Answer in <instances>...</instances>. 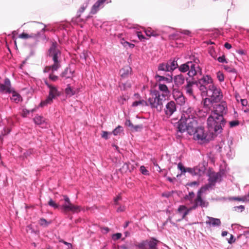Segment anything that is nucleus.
I'll return each instance as SVG.
<instances>
[{"mask_svg":"<svg viewBox=\"0 0 249 249\" xmlns=\"http://www.w3.org/2000/svg\"><path fill=\"white\" fill-rule=\"evenodd\" d=\"M207 127L209 131L212 134L220 133L226 124L224 118H221L211 113L207 120Z\"/></svg>","mask_w":249,"mask_h":249,"instance_id":"1","label":"nucleus"},{"mask_svg":"<svg viewBox=\"0 0 249 249\" xmlns=\"http://www.w3.org/2000/svg\"><path fill=\"white\" fill-rule=\"evenodd\" d=\"M150 96L147 101L149 106L157 111L160 112L162 110L163 104L166 100L165 95L155 90L150 93Z\"/></svg>","mask_w":249,"mask_h":249,"instance_id":"2","label":"nucleus"},{"mask_svg":"<svg viewBox=\"0 0 249 249\" xmlns=\"http://www.w3.org/2000/svg\"><path fill=\"white\" fill-rule=\"evenodd\" d=\"M195 83L202 96L208 94L210 87L214 84L213 79L208 75H203L197 80H195Z\"/></svg>","mask_w":249,"mask_h":249,"instance_id":"3","label":"nucleus"},{"mask_svg":"<svg viewBox=\"0 0 249 249\" xmlns=\"http://www.w3.org/2000/svg\"><path fill=\"white\" fill-rule=\"evenodd\" d=\"M49 56L52 58L53 61V69H58L60 67V61L58 60L61 56V52L58 48V44L56 41L53 42L48 51Z\"/></svg>","mask_w":249,"mask_h":249,"instance_id":"4","label":"nucleus"},{"mask_svg":"<svg viewBox=\"0 0 249 249\" xmlns=\"http://www.w3.org/2000/svg\"><path fill=\"white\" fill-rule=\"evenodd\" d=\"M207 190V187H202L197 192L196 197L193 201V206L190 208V210H195L198 207L201 208L207 207L209 205V202L204 200L202 197V194Z\"/></svg>","mask_w":249,"mask_h":249,"instance_id":"5","label":"nucleus"},{"mask_svg":"<svg viewBox=\"0 0 249 249\" xmlns=\"http://www.w3.org/2000/svg\"><path fill=\"white\" fill-rule=\"evenodd\" d=\"M160 241L154 238L149 240H143L135 244L136 249H158V243Z\"/></svg>","mask_w":249,"mask_h":249,"instance_id":"6","label":"nucleus"},{"mask_svg":"<svg viewBox=\"0 0 249 249\" xmlns=\"http://www.w3.org/2000/svg\"><path fill=\"white\" fill-rule=\"evenodd\" d=\"M228 112V107L226 102L221 101L218 104L213 105L211 113L221 118H224V115Z\"/></svg>","mask_w":249,"mask_h":249,"instance_id":"7","label":"nucleus"},{"mask_svg":"<svg viewBox=\"0 0 249 249\" xmlns=\"http://www.w3.org/2000/svg\"><path fill=\"white\" fill-rule=\"evenodd\" d=\"M206 96H209L212 99V101L216 103L220 102L223 97L221 89L214 84L210 87Z\"/></svg>","mask_w":249,"mask_h":249,"instance_id":"8","label":"nucleus"},{"mask_svg":"<svg viewBox=\"0 0 249 249\" xmlns=\"http://www.w3.org/2000/svg\"><path fill=\"white\" fill-rule=\"evenodd\" d=\"M63 197L65 203L61 206V209L64 212H72L73 213H77L80 211V207L72 204L67 196H63Z\"/></svg>","mask_w":249,"mask_h":249,"instance_id":"9","label":"nucleus"},{"mask_svg":"<svg viewBox=\"0 0 249 249\" xmlns=\"http://www.w3.org/2000/svg\"><path fill=\"white\" fill-rule=\"evenodd\" d=\"M199 60L198 59H195L194 62L190 61L189 69L188 73L190 77H194L195 75H202V69L198 65Z\"/></svg>","mask_w":249,"mask_h":249,"instance_id":"10","label":"nucleus"},{"mask_svg":"<svg viewBox=\"0 0 249 249\" xmlns=\"http://www.w3.org/2000/svg\"><path fill=\"white\" fill-rule=\"evenodd\" d=\"M50 87L49 95L44 101L40 103V106L41 107L51 104L53 102V100L59 95V92L55 87L53 86Z\"/></svg>","mask_w":249,"mask_h":249,"instance_id":"11","label":"nucleus"},{"mask_svg":"<svg viewBox=\"0 0 249 249\" xmlns=\"http://www.w3.org/2000/svg\"><path fill=\"white\" fill-rule=\"evenodd\" d=\"M132 73V69L129 66H124V68L121 69L120 71V74L121 77V81H122L123 79H125L129 77ZM122 84L124 86V89H126L128 88H130L131 84L130 83H123V82H121Z\"/></svg>","mask_w":249,"mask_h":249,"instance_id":"12","label":"nucleus"},{"mask_svg":"<svg viewBox=\"0 0 249 249\" xmlns=\"http://www.w3.org/2000/svg\"><path fill=\"white\" fill-rule=\"evenodd\" d=\"M177 111V105L173 101L168 102L165 105L164 108V112L165 116L169 118Z\"/></svg>","mask_w":249,"mask_h":249,"instance_id":"13","label":"nucleus"},{"mask_svg":"<svg viewBox=\"0 0 249 249\" xmlns=\"http://www.w3.org/2000/svg\"><path fill=\"white\" fill-rule=\"evenodd\" d=\"M209 183L204 187H207V190L214 186L215 183L220 178L221 175L219 173L211 172L209 175Z\"/></svg>","mask_w":249,"mask_h":249,"instance_id":"14","label":"nucleus"},{"mask_svg":"<svg viewBox=\"0 0 249 249\" xmlns=\"http://www.w3.org/2000/svg\"><path fill=\"white\" fill-rule=\"evenodd\" d=\"M186 123L187 125V132L190 135H193L195 133V131L197 129V122L195 118L189 119L186 120Z\"/></svg>","mask_w":249,"mask_h":249,"instance_id":"15","label":"nucleus"},{"mask_svg":"<svg viewBox=\"0 0 249 249\" xmlns=\"http://www.w3.org/2000/svg\"><path fill=\"white\" fill-rule=\"evenodd\" d=\"M195 140L203 141L206 139L207 134L205 132L204 128L203 127H198L193 133Z\"/></svg>","mask_w":249,"mask_h":249,"instance_id":"16","label":"nucleus"},{"mask_svg":"<svg viewBox=\"0 0 249 249\" xmlns=\"http://www.w3.org/2000/svg\"><path fill=\"white\" fill-rule=\"evenodd\" d=\"M107 0H98L92 6L90 11V14H96L98 11L104 6V3Z\"/></svg>","mask_w":249,"mask_h":249,"instance_id":"17","label":"nucleus"},{"mask_svg":"<svg viewBox=\"0 0 249 249\" xmlns=\"http://www.w3.org/2000/svg\"><path fill=\"white\" fill-rule=\"evenodd\" d=\"M172 93L173 97L176 101L179 102L180 105L185 103V99L182 92H180L178 89H173Z\"/></svg>","mask_w":249,"mask_h":249,"instance_id":"18","label":"nucleus"},{"mask_svg":"<svg viewBox=\"0 0 249 249\" xmlns=\"http://www.w3.org/2000/svg\"><path fill=\"white\" fill-rule=\"evenodd\" d=\"M195 116V111L193 108L189 107L186 110H184L181 118H183L186 121L189 119H194Z\"/></svg>","mask_w":249,"mask_h":249,"instance_id":"19","label":"nucleus"},{"mask_svg":"<svg viewBox=\"0 0 249 249\" xmlns=\"http://www.w3.org/2000/svg\"><path fill=\"white\" fill-rule=\"evenodd\" d=\"M186 207L184 205H181L179 207L178 209V214H179L180 218L177 219V221H180L183 219L185 216L188 214L189 210H186Z\"/></svg>","mask_w":249,"mask_h":249,"instance_id":"20","label":"nucleus"},{"mask_svg":"<svg viewBox=\"0 0 249 249\" xmlns=\"http://www.w3.org/2000/svg\"><path fill=\"white\" fill-rule=\"evenodd\" d=\"M0 89L1 91H5L8 93L12 92V89H11V83L9 79L6 78L4 80V83L0 85Z\"/></svg>","mask_w":249,"mask_h":249,"instance_id":"21","label":"nucleus"},{"mask_svg":"<svg viewBox=\"0 0 249 249\" xmlns=\"http://www.w3.org/2000/svg\"><path fill=\"white\" fill-rule=\"evenodd\" d=\"M208 220H206V224L213 227L219 226L221 224V221L218 218H213V217L207 216Z\"/></svg>","mask_w":249,"mask_h":249,"instance_id":"22","label":"nucleus"},{"mask_svg":"<svg viewBox=\"0 0 249 249\" xmlns=\"http://www.w3.org/2000/svg\"><path fill=\"white\" fill-rule=\"evenodd\" d=\"M178 131L180 133H183L185 131H187V125L186 123V121L183 118H181L178 121L177 126Z\"/></svg>","mask_w":249,"mask_h":249,"instance_id":"23","label":"nucleus"},{"mask_svg":"<svg viewBox=\"0 0 249 249\" xmlns=\"http://www.w3.org/2000/svg\"><path fill=\"white\" fill-rule=\"evenodd\" d=\"M185 81V77L182 74H178L175 76L174 78V82L175 84L179 87L184 84Z\"/></svg>","mask_w":249,"mask_h":249,"instance_id":"24","label":"nucleus"},{"mask_svg":"<svg viewBox=\"0 0 249 249\" xmlns=\"http://www.w3.org/2000/svg\"><path fill=\"white\" fill-rule=\"evenodd\" d=\"M194 84L196 85L195 80H194L193 81H188L187 80V84L185 86V89L186 90L187 94H188L189 95H193V89L192 87Z\"/></svg>","mask_w":249,"mask_h":249,"instance_id":"25","label":"nucleus"},{"mask_svg":"<svg viewBox=\"0 0 249 249\" xmlns=\"http://www.w3.org/2000/svg\"><path fill=\"white\" fill-rule=\"evenodd\" d=\"M158 88L160 91L163 92L162 94L165 95V97L170 93L167 86L165 84H161L160 83L158 84Z\"/></svg>","mask_w":249,"mask_h":249,"instance_id":"26","label":"nucleus"},{"mask_svg":"<svg viewBox=\"0 0 249 249\" xmlns=\"http://www.w3.org/2000/svg\"><path fill=\"white\" fill-rule=\"evenodd\" d=\"M214 103H217L216 102L212 101V99L210 97L206 98L202 101L203 107L205 108H210L211 105H212Z\"/></svg>","mask_w":249,"mask_h":249,"instance_id":"27","label":"nucleus"},{"mask_svg":"<svg viewBox=\"0 0 249 249\" xmlns=\"http://www.w3.org/2000/svg\"><path fill=\"white\" fill-rule=\"evenodd\" d=\"M72 72L68 68L65 69L61 74V76L66 79L71 78L72 77Z\"/></svg>","mask_w":249,"mask_h":249,"instance_id":"28","label":"nucleus"},{"mask_svg":"<svg viewBox=\"0 0 249 249\" xmlns=\"http://www.w3.org/2000/svg\"><path fill=\"white\" fill-rule=\"evenodd\" d=\"M138 106H141L142 107L149 106V104L147 101H146L144 100H140L139 101H136L134 102L132 105V106L133 107H136Z\"/></svg>","mask_w":249,"mask_h":249,"instance_id":"29","label":"nucleus"},{"mask_svg":"<svg viewBox=\"0 0 249 249\" xmlns=\"http://www.w3.org/2000/svg\"><path fill=\"white\" fill-rule=\"evenodd\" d=\"M155 78L158 79V81L159 82H160L162 81H165L166 83H170L172 82V78L171 77L170 78L164 77L163 76H160L158 74H156Z\"/></svg>","mask_w":249,"mask_h":249,"instance_id":"30","label":"nucleus"},{"mask_svg":"<svg viewBox=\"0 0 249 249\" xmlns=\"http://www.w3.org/2000/svg\"><path fill=\"white\" fill-rule=\"evenodd\" d=\"M38 36V34H31L29 35L25 33H22L19 35V37L22 39H28L30 38H36Z\"/></svg>","mask_w":249,"mask_h":249,"instance_id":"31","label":"nucleus"},{"mask_svg":"<svg viewBox=\"0 0 249 249\" xmlns=\"http://www.w3.org/2000/svg\"><path fill=\"white\" fill-rule=\"evenodd\" d=\"M190 61L187 62L186 63L181 65L179 67V70L182 72H185L189 71V65Z\"/></svg>","mask_w":249,"mask_h":249,"instance_id":"32","label":"nucleus"},{"mask_svg":"<svg viewBox=\"0 0 249 249\" xmlns=\"http://www.w3.org/2000/svg\"><path fill=\"white\" fill-rule=\"evenodd\" d=\"M88 6V2H86L80 7V8L79 9V10L78 11V13H79V15L76 17L77 19H79V20H82V19H80L79 18L81 16V14L84 12L85 9L87 8Z\"/></svg>","mask_w":249,"mask_h":249,"instance_id":"33","label":"nucleus"},{"mask_svg":"<svg viewBox=\"0 0 249 249\" xmlns=\"http://www.w3.org/2000/svg\"><path fill=\"white\" fill-rule=\"evenodd\" d=\"M231 199L233 200L243 202L249 200V193L248 195L244 196L242 197H233L231 198Z\"/></svg>","mask_w":249,"mask_h":249,"instance_id":"34","label":"nucleus"},{"mask_svg":"<svg viewBox=\"0 0 249 249\" xmlns=\"http://www.w3.org/2000/svg\"><path fill=\"white\" fill-rule=\"evenodd\" d=\"M34 121L36 124L38 125L41 124L45 122V119L40 116H36L34 119Z\"/></svg>","mask_w":249,"mask_h":249,"instance_id":"35","label":"nucleus"},{"mask_svg":"<svg viewBox=\"0 0 249 249\" xmlns=\"http://www.w3.org/2000/svg\"><path fill=\"white\" fill-rule=\"evenodd\" d=\"M65 93L67 96L71 97L75 94V91L69 85H68L67 88L65 89Z\"/></svg>","mask_w":249,"mask_h":249,"instance_id":"36","label":"nucleus"},{"mask_svg":"<svg viewBox=\"0 0 249 249\" xmlns=\"http://www.w3.org/2000/svg\"><path fill=\"white\" fill-rule=\"evenodd\" d=\"M51 223V221H47L45 218H41L39 221L40 226L44 227H47Z\"/></svg>","mask_w":249,"mask_h":249,"instance_id":"37","label":"nucleus"},{"mask_svg":"<svg viewBox=\"0 0 249 249\" xmlns=\"http://www.w3.org/2000/svg\"><path fill=\"white\" fill-rule=\"evenodd\" d=\"M13 95L12 97L11 98V99L15 101L16 102H18L20 100L21 97L20 95L17 92H16L15 91H13Z\"/></svg>","mask_w":249,"mask_h":249,"instance_id":"38","label":"nucleus"},{"mask_svg":"<svg viewBox=\"0 0 249 249\" xmlns=\"http://www.w3.org/2000/svg\"><path fill=\"white\" fill-rule=\"evenodd\" d=\"M169 61V64H170V67H171L170 70H171V71H173L178 67L177 61L175 60H170Z\"/></svg>","mask_w":249,"mask_h":249,"instance_id":"39","label":"nucleus"},{"mask_svg":"<svg viewBox=\"0 0 249 249\" xmlns=\"http://www.w3.org/2000/svg\"><path fill=\"white\" fill-rule=\"evenodd\" d=\"M123 131V127L119 125L112 131V133L114 135L116 136L119 135L121 133V132H122Z\"/></svg>","mask_w":249,"mask_h":249,"instance_id":"40","label":"nucleus"},{"mask_svg":"<svg viewBox=\"0 0 249 249\" xmlns=\"http://www.w3.org/2000/svg\"><path fill=\"white\" fill-rule=\"evenodd\" d=\"M195 196V193L193 192H190L189 193V194L188 195H186L185 196V199H187L189 200L192 203H193V198Z\"/></svg>","mask_w":249,"mask_h":249,"instance_id":"41","label":"nucleus"},{"mask_svg":"<svg viewBox=\"0 0 249 249\" xmlns=\"http://www.w3.org/2000/svg\"><path fill=\"white\" fill-rule=\"evenodd\" d=\"M48 204L50 206L53 207L54 209L59 208V205L56 203L52 198L49 199Z\"/></svg>","mask_w":249,"mask_h":249,"instance_id":"42","label":"nucleus"},{"mask_svg":"<svg viewBox=\"0 0 249 249\" xmlns=\"http://www.w3.org/2000/svg\"><path fill=\"white\" fill-rule=\"evenodd\" d=\"M158 70L163 71H168L167 66L165 65L164 63H160L158 66Z\"/></svg>","mask_w":249,"mask_h":249,"instance_id":"43","label":"nucleus"},{"mask_svg":"<svg viewBox=\"0 0 249 249\" xmlns=\"http://www.w3.org/2000/svg\"><path fill=\"white\" fill-rule=\"evenodd\" d=\"M194 171L195 172L194 175L196 176H200L203 173V171L200 169V168L197 166L195 167Z\"/></svg>","mask_w":249,"mask_h":249,"instance_id":"44","label":"nucleus"},{"mask_svg":"<svg viewBox=\"0 0 249 249\" xmlns=\"http://www.w3.org/2000/svg\"><path fill=\"white\" fill-rule=\"evenodd\" d=\"M129 169V165L127 163H124L122 168L120 169V171L121 173L126 172Z\"/></svg>","mask_w":249,"mask_h":249,"instance_id":"45","label":"nucleus"},{"mask_svg":"<svg viewBox=\"0 0 249 249\" xmlns=\"http://www.w3.org/2000/svg\"><path fill=\"white\" fill-rule=\"evenodd\" d=\"M49 78L50 80L53 82L56 81L58 80V77L53 74V72H52L49 76Z\"/></svg>","mask_w":249,"mask_h":249,"instance_id":"46","label":"nucleus"},{"mask_svg":"<svg viewBox=\"0 0 249 249\" xmlns=\"http://www.w3.org/2000/svg\"><path fill=\"white\" fill-rule=\"evenodd\" d=\"M53 65H52L51 66H49L46 67L44 70V72H48L50 70H52V72H53L54 71H57L58 70V69H56V70L53 69Z\"/></svg>","mask_w":249,"mask_h":249,"instance_id":"47","label":"nucleus"},{"mask_svg":"<svg viewBox=\"0 0 249 249\" xmlns=\"http://www.w3.org/2000/svg\"><path fill=\"white\" fill-rule=\"evenodd\" d=\"M217 77L219 81L222 82L224 80V76L223 73L220 71H218L217 73Z\"/></svg>","mask_w":249,"mask_h":249,"instance_id":"48","label":"nucleus"},{"mask_svg":"<svg viewBox=\"0 0 249 249\" xmlns=\"http://www.w3.org/2000/svg\"><path fill=\"white\" fill-rule=\"evenodd\" d=\"M141 172L144 175H147L149 174L148 171L145 168L144 166H141L140 167Z\"/></svg>","mask_w":249,"mask_h":249,"instance_id":"49","label":"nucleus"},{"mask_svg":"<svg viewBox=\"0 0 249 249\" xmlns=\"http://www.w3.org/2000/svg\"><path fill=\"white\" fill-rule=\"evenodd\" d=\"M178 168L181 171L182 173H186L187 171H186V168H185L182 164L181 162H179L178 164Z\"/></svg>","mask_w":249,"mask_h":249,"instance_id":"50","label":"nucleus"},{"mask_svg":"<svg viewBox=\"0 0 249 249\" xmlns=\"http://www.w3.org/2000/svg\"><path fill=\"white\" fill-rule=\"evenodd\" d=\"M122 234L121 233H117L112 235V238L114 240H117L121 238Z\"/></svg>","mask_w":249,"mask_h":249,"instance_id":"51","label":"nucleus"},{"mask_svg":"<svg viewBox=\"0 0 249 249\" xmlns=\"http://www.w3.org/2000/svg\"><path fill=\"white\" fill-rule=\"evenodd\" d=\"M217 60L220 63H227L224 55L217 58Z\"/></svg>","mask_w":249,"mask_h":249,"instance_id":"52","label":"nucleus"},{"mask_svg":"<svg viewBox=\"0 0 249 249\" xmlns=\"http://www.w3.org/2000/svg\"><path fill=\"white\" fill-rule=\"evenodd\" d=\"M229 124L230 127H232L239 125V122L238 121H231Z\"/></svg>","mask_w":249,"mask_h":249,"instance_id":"53","label":"nucleus"},{"mask_svg":"<svg viewBox=\"0 0 249 249\" xmlns=\"http://www.w3.org/2000/svg\"><path fill=\"white\" fill-rule=\"evenodd\" d=\"M179 32L181 34L187 35V36H191V32L190 31L188 30H181L180 29L179 30Z\"/></svg>","mask_w":249,"mask_h":249,"instance_id":"54","label":"nucleus"},{"mask_svg":"<svg viewBox=\"0 0 249 249\" xmlns=\"http://www.w3.org/2000/svg\"><path fill=\"white\" fill-rule=\"evenodd\" d=\"M234 209L236 211H239L240 210V212H242L245 210V207L243 205H240L239 206L234 207Z\"/></svg>","mask_w":249,"mask_h":249,"instance_id":"55","label":"nucleus"},{"mask_svg":"<svg viewBox=\"0 0 249 249\" xmlns=\"http://www.w3.org/2000/svg\"><path fill=\"white\" fill-rule=\"evenodd\" d=\"M30 113V111L26 108H24L22 109L21 115L23 117H25L27 115Z\"/></svg>","mask_w":249,"mask_h":249,"instance_id":"56","label":"nucleus"},{"mask_svg":"<svg viewBox=\"0 0 249 249\" xmlns=\"http://www.w3.org/2000/svg\"><path fill=\"white\" fill-rule=\"evenodd\" d=\"M194 170V168H186V171H187V172L190 173L192 175L195 176L194 175L195 172Z\"/></svg>","mask_w":249,"mask_h":249,"instance_id":"57","label":"nucleus"},{"mask_svg":"<svg viewBox=\"0 0 249 249\" xmlns=\"http://www.w3.org/2000/svg\"><path fill=\"white\" fill-rule=\"evenodd\" d=\"M137 36L139 39L141 40V41L145 39V37L143 35H142L141 32H139L137 33Z\"/></svg>","mask_w":249,"mask_h":249,"instance_id":"58","label":"nucleus"},{"mask_svg":"<svg viewBox=\"0 0 249 249\" xmlns=\"http://www.w3.org/2000/svg\"><path fill=\"white\" fill-rule=\"evenodd\" d=\"M224 69L226 70H227L228 71H229V72H235V70L234 69L231 68L227 66H224Z\"/></svg>","mask_w":249,"mask_h":249,"instance_id":"59","label":"nucleus"},{"mask_svg":"<svg viewBox=\"0 0 249 249\" xmlns=\"http://www.w3.org/2000/svg\"><path fill=\"white\" fill-rule=\"evenodd\" d=\"M145 33L147 36L150 37L153 35V32H152L150 30L147 29L145 31Z\"/></svg>","mask_w":249,"mask_h":249,"instance_id":"60","label":"nucleus"},{"mask_svg":"<svg viewBox=\"0 0 249 249\" xmlns=\"http://www.w3.org/2000/svg\"><path fill=\"white\" fill-rule=\"evenodd\" d=\"M109 133L107 131H103L102 134V137L105 139H108V135Z\"/></svg>","mask_w":249,"mask_h":249,"instance_id":"61","label":"nucleus"},{"mask_svg":"<svg viewBox=\"0 0 249 249\" xmlns=\"http://www.w3.org/2000/svg\"><path fill=\"white\" fill-rule=\"evenodd\" d=\"M132 128H134V130L137 131L139 129H141L142 128V125H137L134 126L133 125V127H132Z\"/></svg>","mask_w":249,"mask_h":249,"instance_id":"62","label":"nucleus"},{"mask_svg":"<svg viewBox=\"0 0 249 249\" xmlns=\"http://www.w3.org/2000/svg\"><path fill=\"white\" fill-rule=\"evenodd\" d=\"M125 210V207L124 206H120L119 207L117 210V211L118 212H123Z\"/></svg>","mask_w":249,"mask_h":249,"instance_id":"63","label":"nucleus"},{"mask_svg":"<svg viewBox=\"0 0 249 249\" xmlns=\"http://www.w3.org/2000/svg\"><path fill=\"white\" fill-rule=\"evenodd\" d=\"M224 47L227 49H230L231 48V45L230 43L226 42L224 44Z\"/></svg>","mask_w":249,"mask_h":249,"instance_id":"64","label":"nucleus"}]
</instances>
